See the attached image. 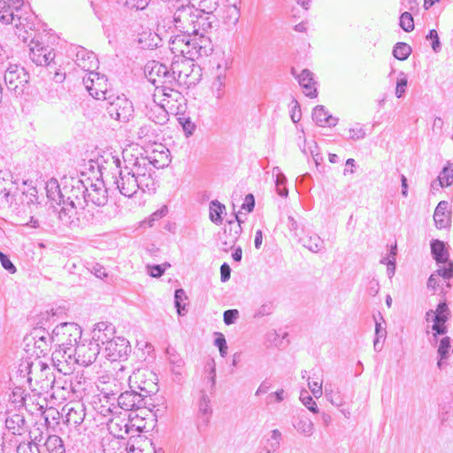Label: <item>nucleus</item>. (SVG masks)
I'll return each instance as SVG.
<instances>
[{"label":"nucleus","mask_w":453,"mask_h":453,"mask_svg":"<svg viewBox=\"0 0 453 453\" xmlns=\"http://www.w3.org/2000/svg\"><path fill=\"white\" fill-rule=\"evenodd\" d=\"M188 35H173L170 38L169 48L174 55L172 61V74L175 85L195 86L202 77V70L195 64V59L205 57L212 50L209 37H202L200 42H189Z\"/></svg>","instance_id":"nucleus-1"},{"label":"nucleus","mask_w":453,"mask_h":453,"mask_svg":"<svg viewBox=\"0 0 453 453\" xmlns=\"http://www.w3.org/2000/svg\"><path fill=\"white\" fill-rule=\"evenodd\" d=\"M122 157L126 169L137 179L142 192H152L156 189L153 168H163L170 162L166 152H154L150 157H144L138 148L133 146L123 150Z\"/></svg>","instance_id":"nucleus-2"},{"label":"nucleus","mask_w":453,"mask_h":453,"mask_svg":"<svg viewBox=\"0 0 453 453\" xmlns=\"http://www.w3.org/2000/svg\"><path fill=\"white\" fill-rule=\"evenodd\" d=\"M173 7L171 12H173V23L174 27L180 32L179 35H188L189 42H200L202 37H208L207 35H202L200 37H196L191 35V32H195V19L199 14V10L192 5L188 0L180 2V0H171Z\"/></svg>","instance_id":"nucleus-3"},{"label":"nucleus","mask_w":453,"mask_h":453,"mask_svg":"<svg viewBox=\"0 0 453 453\" xmlns=\"http://www.w3.org/2000/svg\"><path fill=\"white\" fill-rule=\"evenodd\" d=\"M145 73L157 88H162L165 96L174 97L176 101L180 97V93L173 88L175 78L172 74V66L168 68L165 64L150 61L145 65Z\"/></svg>","instance_id":"nucleus-4"},{"label":"nucleus","mask_w":453,"mask_h":453,"mask_svg":"<svg viewBox=\"0 0 453 453\" xmlns=\"http://www.w3.org/2000/svg\"><path fill=\"white\" fill-rule=\"evenodd\" d=\"M4 83L9 92L16 97H23L28 92L30 73L17 64H10L4 74Z\"/></svg>","instance_id":"nucleus-5"},{"label":"nucleus","mask_w":453,"mask_h":453,"mask_svg":"<svg viewBox=\"0 0 453 453\" xmlns=\"http://www.w3.org/2000/svg\"><path fill=\"white\" fill-rule=\"evenodd\" d=\"M431 253L438 265L437 274L444 280L453 278V261L449 259V253L445 243L440 240H433Z\"/></svg>","instance_id":"nucleus-6"},{"label":"nucleus","mask_w":453,"mask_h":453,"mask_svg":"<svg viewBox=\"0 0 453 453\" xmlns=\"http://www.w3.org/2000/svg\"><path fill=\"white\" fill-rule=\"evenodd\" d=\"M112 96L111 99L107 101L106 110L111 119L120 122H127L133 117L134 106L132 102L124 95Z\"/></svg>","instance_id":"nucleus-7"},{"label":"nucleus","mask_w":453,"mask_h":453,"mask_svg":"<svg viewBox=\"0 0 453 453\" xmlns=\"http://www.w3.org/2000/svg\"><path fill=\"white\" fill-rule=\"evenodd\" d=\"M83 84L89 95L97 100L111 99L108 90L107 78L97 72L87 73L83 77Z\"/></svg>","instance_id":"nucleus-8"},{"label":"nucleus","mask_w":453,"mask_h":453,"mask_svg":"<svg viewBox=\"0 0 453 453\" xmlns=\"http://www.w3.org/2000/svg\"><path fill=\"white\" fill-rule=\"evenodd\" d=\"M86 190L87 184L83 180L73 179L71 186L64 188L65 203L72 208L84 210L87 205Z\"/></svg>","instance_id":"nucleus-9"},{"label":"nucleus","mask_w":453,"mask_h":453,"mask_svg":"<svg viewBox=\"0 0 453 453\" xmlns=\"http://www.w3.org/2000/svg\"><path fill=\"white\" fill-rule=\"evenodd\" d=\"M114 184L120 194L127 197H132L138 189H141L137 179L129 170L126 169V166L119 171V176L115 177Z\"/></svg>","instance_id":"nucleus-10"},{"label":"nucleus","mask_w":453,"mask_h":453,"mask_svg":"<svg viewBox=\"0 0 453 453\" xmlns=\"http://www.w3.org/2000/svg\"><path fill=\"white\" fill-rule=\"evenodd\" d=\"M154 374L147 369H138L129 377V388L135 391L140 390L139 393L145 394L148 396L153 390L154 383L152 380L148 377H153Z\"/></svg>","instance_id":"nucleus-11"},{"label":"nucleus","mask_w":453,"mask_h":453,"mask_svg":"<svg viewBox=\"0 0 453 453\" xmlns=\"http://www.w3.org/2000/svg\"><path fill=\"white\" fill-rule=\"evenodd\" d=\"M54 333L57 335H67L68 338L65 342H63L61 345L63 346V351L65 354H67L69 357H72L73 351L72 349L73 347H76L77 340L81 337V331L80 327L73 323L68 324L64 323L54 330Z\"/></svg>","instance_id":"nucleus-12"},{"label":"nucleus","mask_w":453,"mask_h":453,"mask_svg":"<svg viewBox=\"0 0 453 453\" xmlns=\"http://www.w3.org/2000/svg\"><path fill=\"white\" fill-rule=\"evenodd\" d=\"M131 352L129 342L124 337H116L107 342L104 348V356L110 361L127 358Z\"/></svg>","instance_id":"nucleus-13"},{"label":"nucleus","mask_w":453,"mask_h":453,"mask_svg":"<svg viewBox=\"0 0 453 453\" xmlns=\"http://www.w3.org/2000/svg\"><path fill=\"white\" fill-rule=\"evenodd\" d=\"M71 54L74 55V62L81 70L92 73L98 67V60L94 52L88 51L81 46H73Z\"/></svg>","instance_id":"nucleus-14"},{"label":"nucleus","mask_w":453,"mask_h":453,"mask_svg":"<svg viewBox=\"0 0 453 453\" xmlns=\"http://www.w3.org/2000/svg\"><path fill=\"white\" fill-rule=\"evenodd\" d=\"M29 49L30 58L36 65H48L55 58L53 50L35 38L31 40Z\"/></svg>","instance_id":"nucleus-15"},{"label":"nucleus","mask_w":453,"mask_h":453,"mask_svg":"<svg viewBox=\"0 0 453 453\" xmlns=\"http://www.w3.org/2000/svg\"><path fill=\"white\" fill-rule=\"evenodd\" d=\"M40 375L35 379L36 382L40 384L41 390L48 391L49 389H66V381L62 383L61 377L57 379L50 368L42 362H39Z\"/></svg>","instance_id":"nucleus-16"},{"label":"nucleus","mask_w":453,"mask_h":453,"mask_svg":"<svg viewBox=\"0 0 453 453\" xmlns=\"http://www.w3.org/2000/svg\"><path fill=\"white\" fill-rule=\"evenodd\" d=\"M87 181L88 183L86 190L87 204L90 202L96 206H104L108 202V194L104 181L99 179L95 182L87 179Z\"/></svg>","instance_id":"nucleus-17"},{"label":"nucleus","mask_w":453,"mask_h":453,"mask_svg":"<svg viewBox=\"0 0 453 453\" xmlns=\"http://www.w3.org/2000/svg\"><path fill=\"white\" fill-rule=\"evenodd\" d=\"M99 343L89 342L88 344L77 345L73 353L76 356V362L83 366L93 364L100 353Z\"/></svg>","instance_id":"nucleus-18"},{"label":"nucleus","mask_w":453,"mask_h":453,"mask_svg":"<svg viewBox=\"0 0 453 453\" xmlns=\"http://www.w3.org/2000/svg\"><path fill=\"white\" fill-rule=\"evenodd\" d=\"M145 394L133 388L121 392L118 396V405L125 411H133L145 406Z\"/></svg>","instance_id":"nucleus-19"},{"label":"nucleus","mask_w":453,"mask_h":453,"mask_svg":"<svg viewBox=\"0 0 453 453\" xmlns=\"http://www.w3.org/2000/svg\"><path fill=\"white\" fill-rule=\"evenodd\" d=\"M85 406L80 402L66 404L63 411H65V423L69 426L77 427L84 421L86 411Z\"/></svg>","instance_id":"nucleus-20"},{"label":"nucleus","mask_w":453,"mask_h":453,"mask_svg":"<svg viewBox=\"0 0 453 453\" xmlns=\"http://www.w3.org/2000/svg\"><path fill=\"white\" fill-rule=\"evenodd\" d=\"M208 9L209 12L207 13H201V11H199V14L196 15V19H195L194 22V30L196 31L191 32L193 36L200 37L202 35H205V34L213 27L215 19L212 15V12L215 10V4H211Z\"/></svg>","instance_id":"nucleus-21"},{"label":"nucleus","mask_w":453,"mask_h":453,"mask_svg":"<svg viewBox=\"0 0 453 453\" xmlns=\"http://www.w3.org/2000/svg\"><path fill=\"white\" fill-rule=\"evenodd\" d=\"M166 353L168 356V361L171 366V372L173 376V380L178 383L181 384L184 381L185 378V361L184 359L178 354L174 349L168 348L166 349Z\"/></svg>","instance_id":"nucleus-22"},{"label":"nucleus","mask_w":453,"mask_h":453,"mask_svg":"<svg viewBox=\"0 0 453 453\" xmlns=\"http://www.w3.org/2000/svg\"><path fill=\"white\" fill-rule=\"evenodd\" d=\"M115 328L111 323L98 322L92 330V342L99 343V347L106 345L108 342L113 340Z\"/></svg>","instance_id":"nucleus-23"},{"label":"nucleus","mask_w":453,"mask_h":453,"mask_svg":"<svg viewBox=\"0 0 453 453\" xmlns=\"http://www.w3.org/2000/svg\"><path fill=\"white\" fill-rule=\"evenodd\" d=\"M26 421L21 409L15 411L8 409L6 411L5 426L13 434H21L24 431Z\"/></svg>","instance_id":"nucleus-24"},{"label":"nucleus","mask_w":453,"mask_h":453,"mask_svg":"<svg viewBox=\"0 0 453 453\" xmlns=\"http://www.w3.org/2000/svg\"><path fill=\"white\" fill-rule=\"evenodd\" d=\"M291 73L296 77L300 86L304 89L303 92L307 96L314 98L318 96L316 81H314L313 73L310 70L303 69L300 74L296 75L295 69L292 68Z\"/></svg>","instance_id":"nucleus-25"},{"label":"nucleus","mask_w":453,"mask_h":453,"mask_svg":"<svg viewBox=\"0 0 453 453\" xmlns=\"http://www.w3.org/2000/svg\"><path fill=\"white\" fill-rule=\"evenodd\" d=\"M434 220L439 229L447 228L450 226L451 211L447 201H441L437 204L434 213Z\"/></svg>","instance_id":"nucleus-26"},{"label":"nucleus","mask_w":453,"mask_h":453,"mask_svg":"<svg viewBox=\"0 0 453 453\" xmlns=\"http://www.w3.org/2000/svg\"><path fill=\"white\" fill-rule=\"evenodd\" d=\"M130 375L131 374H129V372H127L126 368L120 365V366L116 371L115 377L112 378L113 382H118V384H115V389L103 388V390L104 391L106 396H115L116 395L119 394L120 391L124 389L126 383L129 385Z\"/></svg>","instance_id":"nucleus-27"},{"label":"nucleus","mask_w":453,"mask_h":453,"mask_svg":"<svg viewBox=\"0 0 453 453\" xmlns=\"http://www.w3.org/2000/svg\"><path fill=\"white\" fill-rule=\"evenodd\" d=\"M15 8L10 3L0 0V21L4 24L15 22V27L22 25L20 17L15 14Z\"/></svg>","instance_id":"nucleus-28"},{"label":"nucleus","mask_w":453,"mask_h":453,"mask_svg":"<svg viewBox=\"0 0 453 453\" xmlns=\"http://www.w3.org/2000/svg\"><path fill=\"white\" fill-rule=\"evenodd\" d=\"M146 115L150 120L156 124L163 125L168 120V113L164 106L153 101L147 106Z\"/></svg>","instance_id":"nucleus-29"},{"label":"nucleus","mask_w":453,"mask_h":453,"mask_svg":"<svg viewBox=\"0 0 453 453\" xmlns=\"http://www.w3.org/2000/svg\"><path fill=\"white\" fill-rule=\"evenodd\" d=\"M312 119L320 127H334L337 123V119L328 114L323 105H317L313 109Z\"/></svg>","instance_id":"nucleus-30"},{"label":"nucleus","mask_w":453,"mask_h":453,"mask_svg":"<svg viewBox=\"0 0 453 453\" xmlns=\"http://www.w3.org/2000/svg\"><path fill=\"white\" fill-rule=\"evenodd\" d=\"M34 345L35 349L40 350V353L45 354L49 350L50 342L52 340L50 333L43 329H35L32 333Z\"/></svg>","instance_id":"nucleus-31"},{"label":"nucleus","mask_w":453,"mask_h":453,"mask_svg":"<svg viewBox=\"0 0 453 453\" xmlns=\"http://www.w3.org/2000/svg\"><path fill=\"white\" fill-rule=\"evenodd\" d=\"M453 183V166L449 164L444 166L439 176L431 184L432 188L438 189V188H444Z\"/></svg>","instance_id":"nucleus-32"},{"label":"nucleus","mask_w":453,"mask_h":453,"mask_svg":"<svg viewBox=\"0 0 453 453\" xmlns=\"http://www.w3.org/2000/svg\"><path fill=\"white\" fill-rule=\"evenodd\" d=\"M59 196H60V202L59 203H62L63 206L61 210L58 211V219L65 224L69 225L72 223V219L74 215L79 213V209H74L70 206H68L67 203H65V195H63L62 191H59Z\"/></svg>","instance_id":"nucleus-33"},{"label":"nucleus","mask_w":453,"mask_h":453,"mask_svg":"<svg viewBox=\"0 0 453 453\" xmlns=\"http://www.w3.org/2000/svg\"><path fill=\"white\" fill-rule=\"evenodd\" d=\"M40 99L47 104H54L60 100L58 87L53 83L46 85L40 92Z\"/></svg>","instance_id":"nucleus-34"},{"label":"nucleus","mask_w":453,"mask_h":453,"mask_svg":"<svg viewBox=\"0 0 453 453\" xmlns=\"http://www.w3.org/2000/svg\"><path fill=\"white\" fill-rule=\"evenodd\" d=\"M296 430L303 434L305 437H311L314 433V424L306 416H300L293 423Z\"/></svg>","instance_id":"nucleus-35"},{"label":"nucleus","mask_w":453,"mask_h":453,"mask_svg":"<svg viewBox=\"0 0 453 453\" xmlns=\"http://www.w3.org/2000/svg\"><path fill=\"white\" fill-rule=\"evenodd\" d=\"M40 361H37L36 363L30 362L29 360L26 359L21 361V363L19 365V369L17 372L19 374V377L21 379H26L27 381L31 385L32 382V373L34 370H40V366L38 365V363Z\"/></svg>","instance_id":"nucleus-36"},{"label":"nucleus","mask_w":453,"mask_h":453,"mask_svg":"<svg viewBox=\"0 0 453 453\" xmlns=\"http://www.w3.org/2000/svg\"><path fill=\"white\" fill-rule=\"evenodd\" d=\"M281 441V432L279 429L272 430L264 448L265 453H275L280 449Z\"/></svg>","instance_id":"nucleus-37"},{"label":"nucleus","mask_w":453,"mask_h":453,"mask_svg":"<svg viewBox=\"0 0 453 453\" xmlns=\"http://www.w3.org/2000/svg\"><path fill=\"white\" fill-rule=\"evenodd\" d=\"M244 222V219L241 218L240 212L234 213V221L229 220L228 221V226H229V233H230V239L229 243L231 245H234L235 242L237 241L238 237L240 236L242 233V223Z\"/></svg>","instance_id":"nucleus-38"},{"label":"nucleus","mask_w":453,"mask_h":453,"mask_svg":"<svg viewBox=\"0 0 453 453\" xmlns=\"http://www.w3.org/2000/svg\"><path fill=\"white\" fill-rule=\"evenodd\" d=\"M45 447L49 453H65L63 440L56 434L50 435L47 438Z\"/></svg>","instance_id":"nucleus-39"},{"label":"nucleus","mask_w":453,"mask_h":453,"mask_svg":"<svg viewBox=\"0 0 453 453\" xmlns=\"http://www.w3.org/2000/svg\"><path fill=\"white\" fill-rule=\"evenodd\" d=\"M209 396L206 395L204 390H201L200 392V399L198 402V411L203 416V421L207 423L209 421V417L211 413V409L210 405Z\"/></svg>","instance_id":"nucleus-40"},{"label":"nucleus","mask_w":453,"mask_h":453,"mask_svg":"<svg viewBox=\"0 0 453 453\" xmlns=\"http://www.w3.org/2000/svg\"><path fill=\"white\" fill-rule=\"evenodd\" d=\"M225 209V205L218 200L211 201L210 203V219L216 225L221 224Z\"/></svg>","instance_id":"nucleus-41"},{"label":"nucleus","mask_w":453,"mask_h":453,"mask_svg":"<svg viewBox=\"0 0 453 453\" xmlns=\"http://www.w3.org/2000/svg\"><path fill=\"white\" fill-rule=\"evenodd\" d=\"M226 77H223V75H218L214 76V79L211 82V92L214 97L217 99L223 98L225 95V86H226Z\"/></svg>","instance_id":"nucleus-42"},{"label":"nucleus","mask_w":453,"mask_h":453,"mask_svg":"<svg viewBox=\"0 0 453 453\" xmlns=\"http://www.w3.org/2000/svg\"><path fill=\"white\" fill-rule=\"evenodd\" d=\"M303 245L309 250L317 253L324 247V242L318 234L308 236L303 240Z\"/></svg>","instance_id":"nucleus-43"},{"label":"nucleus","mask_w":453,"mask_h":453,"mask_svg":"<svg viewBox=\"0 0 453 453\" xmlns=\"http://www.w3.org/2000/svg\"><path fill=\"white\" fill-rule=\"evenodd\" d=\"M411 48L405 42H397L393 49V56L401 61H403L409 58L411 54Z\"/></svg>","instance_id":"nucleus-44"},{"label":"nucleus","mask_w":453,"mask_h":453,"mask_svg":"<svg viewBox=\"0 0 453 453\" xmlns=\"http://www.w3.org/2000/svg\"><path fill=\"white\" fill-rule=\"evenodd\" d=\"M11 404L15 409H21L24 406L25 402V391L21 388H15L12 394L10 395Z\"/></svg>","instance_id":"nucleus-45"},{"label":"nucleus","mask_w":453,"mask_h":453,"mask_svg":"<svg viewBox=\"0 0 453 453\" xmlns=\"http://www.w3.org/2000/svg\"><path fill=\"white\" fill-rule=\"evenodd\" d=\"M240 19L239 7L226 6L224 21L227 25H235Z\"/></svg>","instance_id":"nucleus-46"},{"label":"nucleus","mask_w":453,"mask_h":453,"mask_svg":"<svg viewBox=\"0 0 453 453\" xmlns=\"http://www.w3.org/2000/svg\"><path fill=\"white\" fill-rule=\"evenodd\" d=\"M396 246L392 247L388 257L383 258L380 262L387 265V272L389 278H391L395 272V256H396Z\"/></svg>","instance_id":"nucleus-47"},{"label":"nucleus","mask_w":453,"mask_h":453,"mask_svg":"<svg viewBox=\"0 0 453 453\" xmlns=\"http://www.w3.org/2000/svg\"><path fill=\"white\" fill-rule=\"evenodd\" d=\"M299 138H302V136H300ZM303 139L304 145H303V147H302L300 145V148H301L303 153L304 155H308L310 153L316 165H319L320 164V162L323 160V157L319 152L315 151L318 149L316 142H312V145L309 146V148L306 149V147H305L306 141L304 139V135H303Z\"/></svg>","instance_id":"nucleus-48"},{"label":"nucleus","mask_w":453,"mask_h":453,"mask_svg":"<svg viewBox=\"0 0 453 453\" xmlns=\"http://www.w3.org/2000/svg\"><path fill=\"white\" fill-rule=\"evenodd\" d=\"M187 299L185 291L182 288H178L174 293V304L177 309V312L180 316L185 314V305H182V302Z\"/></svg>","instance_id":"nucleus-49"},{"label":"nucleus","mask_w":453,"mask_h":453,"mask_svg":"<svg viewBox=\"0 0 453 453\" xmlns=\"http://www.w3.org/2000/svg\"><path fill=\"white\" fill-rule=\"evenodd\" d=\"M408 86V79L406 77V74L403 72H401L399 73V78L396 81V86H395V96L397 98L403 97L406 88Z\"/></svg>","instance_id":"nucleus-50"},{"label":"nucleus","mask_w":453,"mask_h":453,"mask_svg":"<svg viewBox=\"0 0 453 453\" xmlns=\"http://www.w3.org/2000/svg\"><path fill=\"white\" fill-rule=\"evenodd\" d=\"M300 400L303 404L309 409L313 413L319 412V408L316 402L313 400L312 396H311L308 391L303 390L301 392Z\"/></svg>","instance_id":"nucleus-51"},{"label":"nucleus","mask_w":453,"mask_h":453,"mask_svg":"<svg viewBox=\"0 0 453 453\" xmlns=\"http://www.w3.org/2000/svg\"><path fill=\"white\" fill-rule=\"evenodd\" d=\"M325 395L328 401L335 405V406H342L343 402L342 399L340 397L338 393H335L333 389L332 384H326L325 386Z\"/></svg>","instance_id":"nucleus-52"},{"label":"nucleus","mask_w":453,"mask_h":453,"mask_svg":"<svg viewBox=\"0 0 453 453\" xmlns=\"http://www.w3.org/2000/svg\"><path fill=\"white\" fill-rule=\"evenodd\" d=\"M400 27L405 32H411L414 29V21L411 14L404 12L400 17Z\"/></svg>","instance_id":"nucleus-53"},{"label":"nucleus","mask_w":453,"mask_h":453,"mask_svg":"<svg viewBox=\"0 0 453 453\" xmlns=\"http://www.w3.org/2000/svg\"><path fill=\"white\" fill-rule=\"evenodd\" d=\"M127 449L118 440L111 441L104 449V453H127Z\"/></svg>","instance_id":"nucleus-54"},{"label":"nucleus","mask_w":453,"mask_h":453,"mask_svg":"<svg viewBox=\"0 0 453 453\" xmlns=\"http://www.w3.org/2000/svg\"><path fill=\"white\" fill-rule=\"evenodd\" d=\"M426 39L427 41H431L432 49L435 53L441 51V44L440 42L438 33L435 29H431L427 35L426 36Z\"/></svg>","instance_id":"nucleus-55"},{"label":"nucleus","mask_w":453,"mask_h":453,"mask_svg":"<svg viewBox=\"0 0 453 453\" xmlns=\"http://www.w3.org/2000/svg\"><path fill=\"white\" fill-rule=\"evenodd\" d=\"M123 5L131 10H143L150 0H119Z\"/></svg>","instance_id":"nucleus-56"},{"label":"nucleus","mask_w":453,"mask_h":453,"mask_svg":"<svg viewBox=\"0 0 453 453\" xmlns=\"http://www.w3.org/2000/svg\"><path fill=\"white\" fill-rule=\"evenodd\" d=\"M179 123L181 125L183 131L185 132L187 136L193 134L196 129V125L194 122L191 121L190 118L185 116L180 117Z\"/></svg>","instance_id":"nucleus-57"},{"label":"nucleus","mask_w":453,"mask_h":453,"mask_svg":"<svg viewBox=\"0 0 453 453\" xmlns=\"http://www.w3.org/2000/svg\"><path fill=\"white\" fill-rule=\"evenodd\" d=\"M322 385H323L322 380L311 381L310 378H308L309 388L311 389V391L315 398H319L323 395Z\"/></svg>","instance_id":"nucleus-58"},{"label":"nucleus","mask_w":453,"mask_h":453,"mask_svg":"<svg viewBox=\"0 0 453 453\" xmlns=\"http://www.w3.org/2000/svg\"><path fill=\"white\" fill-rule=\"evenodd\" d=\"M349 138L354 141L362 140L365 137L366 133L360 124H356L355 127L349 130Z\"/></svg>","instance_id":"nucleus-59"},{"label":"nucleus","mask_w":453,"mask_h":453,"mask_svg":"<svg viewBox=\"0 0 453 453\" xmlns=\"http://www.w3.org/2000/svg\"><path fill=\"white\" fill-rule=\"evenodd\" d=\"M231 67V61H229L228 59H226V58H222L220 60V62L218 63L217 66H216V69L214 71V76H218V75H223V77H226V72L230 69Z\"/></svg>","instance_id":"nucleus-60"},{"label":"nucleus","mask_w":453,"mask_h":453,"mask_svg":"<svg viewBox=\"0 0 453 453\" xmlns=\"http://www.w3.org/2000/svg\"><path fill=\"white\" fill-rule=\"evenodd\" d=\"M273 311V304L272 302H267L261 304L255 311V318H261L270 315Z\"/></svg>","instance_id":"nucleus-61"},{"label":"nucleus","mask_w":453,"mask_h":453,"mask_svg":"<svg viewBox=\"0 0 453 453\" xmlns=\"http://www.w3.org/2000/svg\"><path fill=\"white\" fill-rule=\"evenodd\" d=\"M217 338L214 344L219 348L221 357H225L227 354V344L225 336L221 333H216Z\"/></svg>","instance_id":"nucleus-62"},{"label":"nucleus","mask_w":453,"mask_h":453,"mask_svg":"<svg viewBox=\"0 0 453 453\" xmlns=\"http://www.w3.org/2000/svg\"><path fill=\"white\" fill-rule=\"evenodd\" d=\"M17 453H40V450L36 443L24 442L17 447Z\"/></svg>","instance_id":"nucleus-63"},{"label":"nucleus","mask_w":453,"mask_h":453,"mask_svg":"<svg viewBox=\"0 0 453 453\" xmlns=\"http://www.w3.org/2000/svg\"><path fill=\"white\" fill-rule=\"evenodd\" d=\"M433 322L431 328L434 332L439 334H445L447 333V326H445V323L447 322L446 320L434 317V319H433Z\"/></svg>","instance_id":"nucleus-64"}]
</instances>
